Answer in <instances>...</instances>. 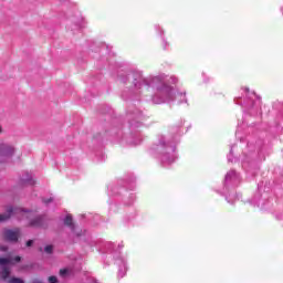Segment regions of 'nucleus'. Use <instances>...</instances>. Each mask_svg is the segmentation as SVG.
<instances>
[{
    "mask_svg": "<svg viewBox=\"0 0 283 283\" xmlns=\"http://www.w3.org/2000/svg\"><path fill=\"white\" fill-rule=\"evenodd\" d=\"M41 224H43V218L41 217H35L30 221L31 227H41Z\"/></svg>",
    "mask_w": 283,
    "mask_h": 283,
    "instance_id": "nucleus-5",
    "label": "nucleus"
},
{
    "mask_svg": "<svg viewBox=\"0 0 283 283\" xmlns=\"http://www.w3.org/2000/svg\"><path fill=\"white\" fill-rule=\"evenodd\" d=\"M64 223L66 227H70V229L74 230V223L72 222V216H66Z\"/></svg>",
    "mask_w": 283,
    "mask_h": 283,
    "instance_id": "nucleus-6",
    "label": "nucleus"
},
{
    "mask_svg": "<svg viewBox=\"0 0 283 283\" xmlns=\"http://www.w3.org/2000/svg\"><path fill=\"white\" fill-rule=\"evenodd\" d=\"M0 251H8V247L6 245L0 247Z\"/></svg>",
    "mask_w": 283,
    "mask_h": 283,
    "instance_id": "nucleus-12",
    "label": "nucleus"
},
{
    "mask_svg": "<svg viewBox=\"0 0 283 283\" xmlns=\"http://www.w3.org/2000/svg\"><path fill=\"white\" fill-rule=\"evenodd\" d=\"M15 262H21V256H8V258H0V277L3 282L8 283H24L23 280L18 277H10V273H12V266H14Z\"/></svg>",
    "mask_w": 283,
    "mask_h": 283,
    "instance_id": "nucleus-1",
    "label": "nucleus"
},
{
    "mask_svg": "<svg viewBox=\"0 0 283 283\" xmlns=\"http://www.w3.org/2000/svg\"><path fill=\"white\" fill-rule=\"evenodd\" d=\"M67 273H70V270H67V269L60 270V275L62 277H65V275H67Z\"/></svg>",
    "mask_w": 283,
    "mask_h": 283,
    "instance_id": "nucleus-8",
    "label": "nucleus"
},
{
    "mask_svg": "<svg viewBox=\"0 0 283 283\" xmlns=\"http://www.w3.org/2000/svg\"><path fill=\"white\" fill-rule=\"evenodd\" d=\"M3 238L7 242H19V238H21V229H6L3 230Z\"/></svg>",
    "mask_w": 283,
    "mask_h": 283,
    "instance_id": "nucleus-3",
    "label": "nucleus"
},
{
    "mask_svg": "<svg viewBox=\"0 0 283 283\" xmlns=\"http://www.w3.org/2000/svg\"><path fill=\"white\" fill-rule=\"evenodd\" d=\"M29 185H36V181H34V179H29Z\"/></svg>",
    "mask_w": 283,
    "mask_h": 283,
    "instance_id": "nucleus-11",
    "label": "nucleus"
},
{
    "mask_svg": "<svg viewBox=\"0 0 283 283\" xmlns=\"http://www.w3.org/2000/svg\"><path fill=\"white\" fill-rule=\"evenodd\" d=\"M19 211L23 210L9 208L6 213L0 214V222H6V220H10V216H12V213H19Z\"/></svg>",
    "mask_w": 283,
    "mask_h": 283,
    "instance_id": "nucleus-4",
    "label": "nucleus"
},
{
    "mask_svg": "<svg viewBox=\"0 0 283 283\" xmlns=\"http://www.w3.org/2000/svg\"><path fill=\"white\" fill-rule=\"evenodd\" d=\"M32 244H34V241H33V240L27 241V247H32Z\"/></svg>",
    "mask_w": 283,
    "mask_h": 283,
    "instance_id": "nucleus-10",
    "label": "nucleus"
},
{
    "mask_svg": "<svg viewBox=\"0 0 283 283\" xmlns=\"http://www.w3.org/2000/svg\"><path fill=\"white\" fill-rule=\"evenodd\" d=\"M24 216H25L27 218H32V212L24 213Z\"/></svg>",
    "mask_w": 283,
    "mask_h": 283,
    "instance_id": "nucleus-13",
    "label": "nucleus"
},
{
    "mask_svg": "<svg viewBox=\"0 0 283 283\" xmlns=\"http://www.w3.org/2000/svg\"><path fill=\"white\" fill-rule=\"evenodd\" d=\"M49 282L50 283H56V282H59V280L56 279V276H50Z\"/></svg>",
    "mask_w": 283,
    "mask_h": 283,
    "instance_id": "nucleus-9",
    "label": "nucleus"
},
{
    "mask_svg": "<svg viewBox=\"0 0 283 283\" xmlns=\"http://www.w3.org/2000/svg\"><path fill=\"white\" fill-rule=\"evenodd\" d=\"M44 251H45V253H48V254H52V252L54 251V247H52V245H46V247L44 248Z\"/></svg>",
    "mask_w": 283,
    "mask_h": 283,
    "instance_id": "nucleus-7",
    "label": "nucleus"
},
{
    "mask_svg": "<svg viewBox=\"0 0 283 283\" xmlns=\"http://www.w3.org/2000/svg\"><path fill=\"white\" fill-rule=\"evenodd\" d=\"M33 283H41V281H35V282H33Z\"/></svg>",
    "mask_w": 283,
    "mask_h": 283,
    "instance_id": "nucleus-14",
    "label": "nucleus"
},
{
    "mask_svg": "<svg viewBox=\"0 0 283 283\" xmlns=\"http://www.w3.org/2000/svg\"><path fill=\"white\" fill-rule=\"evenodd\" d=\"M14 156V147L3 140H0V158L6 160V158H12Z\"/></svg>",
    "mask_w": 283,
    "mask_h": 283,
    "instance_id": "nucleus-2",
    "label": "nucleus"
}]
</instances>
